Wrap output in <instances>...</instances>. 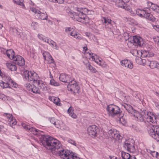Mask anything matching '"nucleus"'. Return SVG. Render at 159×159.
Listing matches in <instances>:
<instances>
[{
	"mask_svg": "<svg viewBox=\"0 0 159 159\" xmlns=\"http://www.w3.org/2000/svg\"><path fill=\"white\" fill-rule=\"evenodd\" d=\"M32 92L38 94H40V91L39 88L34 85H33Z\"/></svg>",
	"mask_w": 159,
	"mask_h": 159,
	"instance_id": "cd10ccee",
	"label": "nucleus"
},
{
	"mask_svg": "<svg viewBox=\"0 0 159 159\" xmlns=\"http://www.w3.org/2000/svg\"><path fill=\"white\" fill-rule=\"evenodd\" d=\"M136 14L139 16L140 17H142V15L141 12V11L140 9H138L137 10L135 11Z\"/></svg>",
	"mask_w": 159,
	"mask_h": 159,
	"instance_id": "4d7b16f0",
	"label": "nucleus"
},
{
	"mask_svg": "<svg viewBox=\"0 0 159 159\" xmlns=\"http://www.w3.org/2000/svg\"><path fill=\"white\" fill-rule=\"evenodd\" d=\"M134 143V140L129 139L128 140H126L124 143L123 147L128 152L134 153L135 151Z\"/></svg>",
	"mask_w": 159,
	"mask_h": 159,
	"instance_id": "39448f33",
	"label": "nucleus"
},
{
	"mask_svg": "<svg viewBox=\"0 0 159 159\" xmlns=\"http://www.w3.org/2000/svg\"><path fill=\"white\" fill-rule=\"evenodd\" d=\"M120 7L124 9H125V10H127L129 11H130V9H131V8L129 6H125L124 4H122V5L120 6Z\"/></svg>",
	"mask_w": 159,
	"mask_h": 159,
	"instance_id": "603ef678",
	"label": "nucleus"
},
{
	"mask_svg": "<svg viewBox=\"0 0 159 159\" xmlns=\"http://www.w3.org/2000/svg\"><path fill=\"white\" fill-rule=\"evenodd\" d=\"M148 51H143L142 52H141L142 53V57H148Z\"/></svg>",
	"mask_w": 159,
	"mask_h": 159,
	"instance_id": "864d4df0",
	"label": "nucleus"
},
{
	"mask_svg": "<svg viewBox=\"0 0 159 159\" xmlns=\"http://www.w3.org/2000/svg\"><path fill=\"white\" fill-rule=\"evenodd\" d=\"M56 120L54 117L52 118L50 120V122L52 124H53L54 125H55V123L54 122H56Z\"/></svg>",
	"mask_w": 159,
	"mask_h": 159,
	"instance_id": "e2e57ef3",
	"label": "nucleus"
},
{
	"mask_svg": "<svg viewBox=\"0 0 159 159\" xmlns=\"http://www.w3.org/2000/svg\"><path fill=\"white\" fill-rule=\"evenodd\" d=\"M48 59V63L51 64L52 63L54 64L55 63V61L51 56H50Z\"/></svg>",
	"mask_w": 159,
	"mask_h": 159,
	"instance_id": "de8ad7c7",
	"label": "nucleus"
},
{
	"mask_svg": "<svg viewBox=\"0 0 159 159\" xmlns=\"http://www.w3.org/2000/svg\"><path fill=\"white\" fill-rule=\"evenodd\" d=\"M13 60L15 61V64L20 66H23L25 64V61L24 58L20 55L15 56Z\"/></svg>",
	"mask_w": 159,
	"mask_h": 159,
	"instance_id": "9b49d317",
	"label": "nucleus"
},
{
	"mask_svg": "<svg viewBox=\"0 0 159 159\" xmlns=\"http://www.w3.org/2000/svg\"><path fill=\"white\" fill-rule=\"evenodd\" d=\"M83 62L86 66L87 67H88L89 66V65H90L89 63V60L87 59L85 60L84 61H83Z\"/></svg>",
	"mask_w": 159,
	"mask_h": 159,
	"instance_id": "680f3d73",
	"label": "nucleus"
},
{
	"mask_svg": "<svg viewBox=\"0 0 159 159\" xmlns=\"http://www.w3.org/2000/svg\"><path fill=\"white\" fill-rule=\"evenodd\" d=\"M42 144L48 149L52 151L59 149L61 146V144L59 141L50 136V138L43 141Z\"/></svg>",
	"mask_w": 159,
	"mask_h": 159,
	"instance_id": "f257e3e1",
	"label": "nucleus"
},
{
	"mask_svg": "<svg viewBox=\"0 0 159 159\" xmlns=\"http://www.w3.org/2000/svg\"><path fill=\"white\" fill-rule=\"evenodd\" d=\"M53 40L50 39H48L46 37L44 41L47 42L50 45H51V43Z\"/></svg>",
	"mask_w": 159,
	"mask_h": 159,
	"instance_id": "5fc2aeb1",
	"label": "nucleus"
},
{
	"mask_svg": "<svg viewBox=\"0 0 159 159\" xmlns=\"http://www.w3.org/2000/svg\"><path fill=\"white\" fill-rule=\"evenodd\" d=\"M68 14L70 17L72 19H74V13H73V12L72 11H69L68 12Z\"/></svg>",
	"mask_w": 159,
	"mask_h": 159,
	"instance_id": "052dcab7",
	"label": "nucleus"
},
{
	"mask_svg": "<svg viewBox=\"0 0 159 159\" xmlns=\"http://www.w3.org/2000/svg\"><path fill=\"white\" fill-rule=\"evenodd\" d=\"M127 22L128 24L133 26L138 25V23L135 20H127Z\"/></svg>",
	"mask_w": 159,
	"mask_h": 159,
	"instance_id": "c03bdc74",
	"label": "nucleus"
},
{
	"mask_svg": "<svg viewBox=\"0 0 159 159\" xmlns=\"http://www.w3.org/2000/svg\"><path fill=\"white\" fill-rule=\"evenodd\" d=\"M59 154L61 157H63L64 159H80L76 154L73 153L72 152H70V150H62L59 151Z\"/></svg>",
	"mask_w": 159,
	"mask_h": 159,
	"instance_id": "20e7f679",
	"label": "nucleus"
},
{
	"mask_svg": "<svg viewBox=\"0 0 159 159\" xmlns=\"http://www.w3.org/2000/svg\"><path fill=\"white\" fill-rule=\"evenodd\" d=\"M72 108L71 107H70L68 110V113H69V115H71L72 113H73V111L72 110Z\"/></svg>",
	"mask_w": 159,
	"mask_h": 159,
	"instance_id": "69168bd1",
	"label": "nucleus"
},
{
	"mask_svg": "<svg viewBox=\"0 0 159 159\" xmlns=\"http://www.w3.org/2000/svg\"><path fill=\"white\" fill-rule=\"evenodd\" d=\"M87 132L89 135L95 137L99 134V129L95 125H92L88 127Z\"/></svg>",
	"mask_w": 159,
	"mask_h": 159,
	"instance_id": "6e6552de",
	"label": "nucleus"
},
{
	"mask_svg": "<svg viewBox=\"0 0 159 159\" xmlns=\"http://www.w3.org/2000/svg\"><path fill=\"white\" fill-rule=\"evenodd\" d=\"M5 54H6L8 57L11 59L13 60L15 57L14 55V52L11 49L7 50Z\"/></svg>",
	"mask_w": 159,
	"mask_h": 159,
	"instance_id": "4be33fe9",
	"label": "nucleus"
},
{
	"mask_svg": "<svg viewBox=\"0 0 159 159\" xmlns=\"http://www.w3.org/2000/svg\"><path fill=\"white\" fill-rule=\"evenodd\" d=\"M112 22H113V20H104L102 23L104 25L106 26L107 25L108 27H110V26H111Z\"/></svg>",
	"mask_w": 159,
	"mask_h": 159,
	"instance_id": "2f4dec72",
	"label": "nucleus"
},
{
	"mask_svg": "<svg viewBox=\"0 0 159 159\" xmlns=\"http://www.w3.org/2000/svg\"><path fill=\"white\" fill-rule=\"evenodd\" d=\"M64 2V0H54V3H58L59 4H62Z\"/></svg>",
	"mask_w": 159,
	"mask_h": 159,
	"instance_id": "0e129e2a",
	"label": "nucleus"
},
{
	"mask_svg": "<svg viewBox=\"0 0 159 159\" xmlns=\"http://www.w3.org/2000/svg\"><path fill=\"white\" fill-rule=\"evenodd\" d=\"M142 39L141 38L136 36L131 37L129 39V42L137 47H141L142 45Z\"/></svg>",
	"mask_w": 159,
	"mask_h": 159,
	"instance_id": "1a4fd4ad",
	"label": "nucleus"
},
{
	"mask_svg": "<svg viewBox=\"0 0 159 159\" xmlns=\"http://www.w3.org/2000/svg\"><path fill=\"white\" fill-rule=\"evenodd\" d=\"M79 18L83 19L84 20H85V19H86L88 18V20H90L89 18L88 17V16H87V15L85 13H84V12H83V11L81 12V13H79Z\"/></svg>",
	"mask_w": 159,
	"mask_h": 159,
	"instance_id": "a878e982",
	"label": "nucleus"
},
{
	"mask_svg": "<svg viewBox=\"0 0 159 159\" xmlns=\"http://www.w3.org/2000/svg\"><path fill=\"white\" fill-rule=\"evenodd\" d=\"M121 156L122 159H129L131 156L130 154L124 152H122Z\"/></svg>",
	"mask_w": 159,
	"mask_h": 159,
	"instance_id": "393cba45",
	"label": "nucleus"
},
{
	"mask_svg": "<svg viewBox=\"0 0 159 159\" xmlns=\"http://www.w3.org/2000/svg\"><path fill=\"white\" fill-rule=\"evenodd\" d=\"M12 29L13 34L14 35H17L18 37L19 35H20V34L21 33V32H20V30H18L17 29L13 28H12Z\"/></svg>",
	"mask_w": 159,
	"mask_h": 159,
	"instance_id": "7c9ffc66",
	"label": "nucleus"
},
{
	"mask_svg": "<svg viewBox=\"0 0 159 159\" xmlns=\"http://www.w3.org/2000/svg\"><path fill=\"white\" fill-rule=\"evenodd\" d=\"M153 39L155 42L158 45H159V37H154L153 38Z\"/></svg>",
	"mask_w": 159,
	"mask_h": 159,
	"instance_id": "13d9d810",
	"label": "nucleus"
},
{
	"mask_svg": "<svg viewBox=\"0 0 159 159\" xmlns=\"http://www.w3.org/2000/svg\"><path fill=\"white\" fill-rule=\"evenodd\" d=\"M147 6H148V9L150 10L151 9L153 11L155 10L156 7H157V5L151 2L148 1L147 2Z\"/></svg>",
	"mask_w": 159,
	"mask_h": 159,
	"instance_id": "5701e85b",
	"label": "nucleus"
},
{
	"mask_svg": "<svg viewBox=\"0 0 159 159\" xmlns=\"http://www.w3.org/2000/svg\"><path fill=\"white\" fill-rule=\"evenodd\" d=\"M55 123V126L57 128L61 129L62 128V122L60 120H57L56 121V122Z\"/></svg>",
	"mask_w": 159,
	"mask_h": 159,
	"instance_id": "c756f323",
	"label": "nucleus"
},
{
	"mask_svg": "<svg viewBox=\"0 0 159 159\" xmlns=\"http://www.w3.org/2000/svg\"><path fill=\"white\" fill-rule=\"evenodd\" d=\"M148 8H144V9H141V13L142 15V17H144L148 20H154L156 18L148 12V10L147 9Z\"/></svg>",
	"mask_w": 159,
	"mask_h": 159,
	"instance_id": "9d476101",
	"label": "nucleus"
},
{
	"mask_svg": "<svg viewBox=\"0 0 159 159\" xmlns=\"http://www.w3.org/2000/svg\"><path fill=\"white\" fill-rule=\"evenodd\" d=\"M15 2L18 4L23 7V8L25 7L24 4L23 3V0H14Z\"/></svg>",
	"mask_w": 159,
	"mask_h": 159,
	"instance_id": "4c0bfd02",
	"label": "nucleus"
},
{
	"mask_svg": "<svg viewBox=\"0 0 159 159\" xmlns=\"http://www.w3.org/2000/svg\"><path fill=\"white\" fill-rule=\"evenodd\" d=\"M25 86L27 88V89L28 90L32 92L33 86H32L31 84L29 83H27L25 84Z\"/></svg>",
	"mask_w": 159,
	"mask_h": 159,
	"instance_id": "a19ab883",
	"label": "nucleus"
},
{
	"mask_svg": "<svg viewBox=\"0 0 159 159\" xmlns=\"http://www.w3.org/2000/svg\"><path fill=\"white\" fill-rule=\"evenodd\" d=\"M30 10L35 14H39L40 12L41 13L40 11L34 7H31Z\"/></svg>",
	"mask_w": 159,
	"mask_h": 159,
	"instance_id": "37998d69",
	"label": "nucleus"
},
{
	"mask_svg": "<svg viewBox=\"0 0 159 159\" xmlns=\"http://www.w3.org/2000/svg\"><path fill=\"white\" fill-rule=\"evenodd\" d=\"M31 26L32 28L35 30L38 27V23L36 22H33L31 23Z\"/></svg>",
	"mask_w": 159,
	"mask_h": 159,
	"instance_id": "49530a36",
	"label": "nucleus"
},
{
	"mask_svg": "<svg viewBox=\"0 0 159 159\" xmlns=\"http://www.w3.org/2000/svg\"><path fill=\"white\" fill-rule=\"evenodd\" d=\"M4 116L7 117L9 119V120H10V124L11 126L16 125L17 122L16 120L13 119L12 114L8 113H4Z\"/></svg>",
	"mask_w": 159,
	"mask_h": 159,
	"instance_id": "f3484780",
	"label": "nucleus"
},
{
	"mask_svg": "<svg viewBox=\"0 0 159 159\" xmlns=\"http://www.w3.org/2000/svg\"><path fill=\"white\" fill-rule=\"evenodd\" d=\"M24 75L26 80L29 81H33L34 84H36L39 80L38 75L34 71L26 70L24 72Z\"/></svg>",
	"mask_w": 159,
	"mask_h": 159,
	"instance_id": "7ed1b4c3",
	"label": "nucleus"
},
{
	"mask_svg": "<svg viewBox=\"0 0 159 159\" xmlns=\"http://www.w3.org/2000/svg\"><path fill=\"white\" fill-rule=\"evenodd\" d=\"M6 66L11 71H16L17 70V67L16 65L14 64L8 63H7Z\"/></svg>",
	"mask_w": 159,
	"mask_h": 159,
	"instance_id": "b1692460",
	"label": "nucleus"
},
{
	"mask_svg": "<svg viewBox=\"0 0 159 159\" xmlns=\"http://www.w3.org/2000/svg\"><path fill=\"white\" fill-rule=\"evenodd\" d=\"M22 127L25 129L28 130L29 131L32 132L34 135H37L39 130L31 127L25 123H22Z\"/></svg>",
	"mask_w": 159,
	"mask_h": 159,
	"instance_id": "f8f14e48",
	"label": "nucleus"
},
{
	"mask_svg": "<svg viewBox=\"0 0 159 159\" xmlns=\"http://www.w3.org/2000/svg\"><path fill=\"white\" fill-rule=\"evenodd\" d=\"M89 66L88 67L89 69L92 72L95 73L97 71L96 69L91 66V65H89Z\"/></svg>",
	"mask_w": 159,
	"mask_h": 159,
	"instance_id": "09e8293b",
	"label": "nucleus"
},
{
	"mask_svg": "<svg viewBox=\"0 0 159 159\" xmlns=\"http://www.w3.org/2000/svg\"><path fill=\"white\" fill-rule=\"evenodd\" d=\"M141 111H142V113L138 112L137 113V115H136V116L138 119L140 121H144V118H146V116L145 115H146V114L147 113V111L144 110H142V109L141 110Z\"/></svg>",
	"mask_w": 159,
	"mask_h": 159,
	"instance_id": "2eb2a0df",
	"label": "nucleus"
},
{
	"mask_svg": "<svg viewBox=\"0 0 159 159\" xmlns=\"http://www.w3.org/2000/svg\"><path fill=\"white\" fill-rule=\"evenodd\" d=\"M121 65L125 67H127L130 69L133 68V63L129 60L125 59L121 61Z\"/></svg>",
	"mask_w": 159,
	"mask_h": 159,
	"instance_id": "4468645a",
	"label": "nucleus"
},
{
	"mask_svg": "<svg viewBox=\"0 0 159 159\" xmlns=\"http://www.w3.org/2000/svg\"><path fill=\"white\" fill-rule=\"evenodd\" d=\"M51 46L53 47L54 49H58L59 48L58 46L57 45V44L54 41H52L51 43Z\"/></svg>",
	"mask_w": 159,
	"mask_h": 159,
	"instance_id": "a18cd8bd",
	"label": "nucleus"
},
{
	"mask_svg": "<svg viewBox=\"0 0 159 159\" xmlns=\"http://www.w3.org/2000/svg\"><path fill=\"white\" fill-rule=\"evenodd\" d=\"M124 107L126 111L130 113L133 114L134 113H137V111L134 109L133 107L131 105L127 104H125L124 105Z\"/></svg>",
	"mask_w": 159,
	"mask_h": 159,
	"instance_id": "6ab92c4d",
	"label": "nucleus"
},
{
	"mask_svg": "<svg viewBox=\"0 0 159 159\" xmlns=\"http://www.w3.org/2000/svg\"><path fill=\"white\" fill-rule=\"evenodd\" d=\"M118 120L123 125H125L127 123V120L125 118L122 112H121L118 116Z\"/></svg>",
	"mask_w": 159,
	"mask_h": 159,
	"instance_id": "aec40b11",
	"label": "nucleus"
},
{
	"mask_svg": "<svg viewBox=\"0 0 159 159\" xmlns=\"http://www.w3.org/2000/svg\"><path fill=\"white\" fill-rule=\"evenodd\" d=\"M68 83H69V84H68L67 86H70L73 85H75V84H76L77 83L76 81L73 80L71 81L70 80L69 81H68Z\"/></svg>",
	"mask_w": 159,
	"mask_h": 159,
	"instance_id": "8fccbe9b",
	"label": "nucleus"
},
{
	"mask_svg": "<svg viewBox=\"0 0 159 159\" xmlns=\"http://www.w3.org/2000/svg\"><path fill=\"white\" fill-rule=\"evenodd\" d=\"M39 18L41 20H47L48 16L47 14L44 13H40Z\"/></svg>",
	"mask_w": 159,
	"mask_h": 159,
	"instance_id": "c85d7f7f",
	"label": "nucleus"
},
{
	"mask_svg": "<svg viewBox=\"0 0 159 159\" xmlns=\"http://www.w3.org/2000/svg\"><path fill=\"white\" fill-rule=\"evenodd\" d=\"M50 84L51 85L55 86H58L59 85V83L55 81L53 79L50 80Z\"/></svg>",
	"mask_w": 159,
	"mask_h": 159,
	"instance_id": "79ce46f5",
	"label": "nucleus"
},
{
	"mask_svg": "<svg viewBox=\"0 0 159 159\" xmlns=\"http://www.w3.org/2000/svg\"><path fill=\"white\" fill-rule=\"evenodd\" d=\"M8 83H5L4 82V88H8L10 89H11V90H13V89H11V87L9 86V85L10 84V83H9V84H8Z\"/></svg>",
	"mask_w": 159,
	"mask_h": 159,
	"instance_id": "bf43d9fd",
	"label": "nucleus"
},
{
	"mask_svg": "<svg viewBox=\"0 0 159 159\" xmlns=\"http://www.w3.org/2000/svg\"><path fill=\"white\" fill-rule=\"evenodd\" d=\"M18 37L23 40H25L27 38L26 34L24 33H22L21 34L20 33Z\"/></svg>",
	"mask_w": 159,
	"mask_h": 159,
	"instance_id": "58836bf2",
	"label": "nucleus"
},
{
	"mask_svg": "<svg viewBox=\"0 0 159 159\" xmlns=\"http://www.w3.org/2000/svg\"><path fill=\"white\" fill-rule=\"evenodd\" d=\"M148 57H152L154 56V54L152 52L150 51H148Z\"/></svg>",
	"mask_w": 159,
	"mask_h": 159,
	"instance_id": "774afa93",
	"label": "nucleus"
},
{
	"mask_svg": "<svg viewBox=\"0 0 159 159\" xmlns=\"http://www.w3.org/2000/svg\"><path fill=\"white\" fill-rule=\"evenodd\" d=\"M109 137L112 139L120 141L122 137L119 134V132L115 129H111L108 132Z\"/></svg>",
	"mask_w": 159,
	"mask_h": 159,
	"instance_id": "0eeeda50",
	"label": "nucleus"
},
{
	"mask_svg": "<svg viewBox=\"0 0 159 159\" xmlns=\"http://www.w3.org/2000/svg\"><path fill=\"white\" fill-rule=\"evenodd\" d=\"M148 133L157 141H159V127L152 125L151 128L148 131Z\"/></svg>",
	"mask_w": 159,
	"mask_h": 159,
	"instance_id": "423d86ee",
	"label": "nucleus"
},
{
	"mask_svg": "<svg viewBox=\"0 0 159 159\" xmlns=\"http://www.w3.org/2000/svg\"><path fill=\"white\" fill-rule=\"evenodd\" d=\"M7 77L8 78V82H9L10 84L11 83V85H12L13 87L14 88H17L18 86V85L17 84L13 81L10 77Z\"/></svg>",
	"mask_w": 159,
	"mask_h": 159,
	"instance_id": "bb28decb",
	"label": "nucleus"
},
{
	"mask_svg": "<svg viewBox=\"0 0 159 159\" xmlns=\"http://www.w3.org/2000/svg\"><path fill=\"white\" fill-rule=\"evenodd\" d=\"M59 79L60 81L65 83L68 82V81L71 80L70 77L69 75L64 74H60Z\"/></svg>",
	"mask_w": 159,
	"mask_h": 159,
	"instance_id": "dca6fc26",
	"label": "nucleus"
},
{
	"mask_svg": "<svg viewBox=\"0 0 159 159\" xmlns=\"http://www.w3.org/2000/svg\"><path fill=\"white\" fill-rule=\"evenodd\" d=\"M130 0H119L120 2L122 3V4H125V3H127Z\"/></svg>",
	"mask_w": 159,
	"mask_h": 159,
	"instance_id": "338daca9",
	"label": "nucleus"
},
{
	"mask_svg": "<svg viewBox=\"0 0 159 159\" xmlns=\"http://www.w3.org/2000/svg\"><path fill=\"white\" fill-rule=\"evenodd\" d=\"M68 34L70 35L71 36H73L74 38L76 39H79V34L76 33L74 31H71V32L68 33Z\"/></svg>",
	"mask_w": 159,
	"mask_h": 159,
	"instance_id": "473e14b6",
	"label": "nucleus"
},
{
	"mask_svg": "<svg viewBox=\"0 0 159 159\" xmlns=\"http://www.w3.org/2000/svg\"><path fill=\"white\" fill-rule=\"evenodd\" d=\"M38 133L37 134L39 138H41V137L45 136V135H47V134H45L44 133L41 131L38 130Z\"/></svg>",
	"mask_w": 159,
	"mask_h": 159,
	"instance_id": "ea45409f",
	"label": "nucleus"
},
{
	"mask_svg": "<svg viewBox=\"0 0 159 159\" xmlns=\"http://www.w3.org/2000/svg\"><path fill=\"white\" fill-rule=\"evenodd\" d=\"M49 99L54 103L56 104L57 106H61V104L60 102V99L59 98L57 97H49Z\"/></svg>",
	"mask_w": 159,
	"mask_h": 159,
	"instance_id": "412c9836",
	"label": "nucleus"
},
{
	"mask_svg": "<svg viewBox=\"0 0 159 159\" xmlns=\"http://www.w3.org/2000/svg\"><path fill=\"white\" fill-rule=\"evenodd\" d=\"M38 37L39 39L42 40L43 41H44V39L46 38L44 37L43 35L40 34H38Z\"/></svg>",
	"mask_w": 159,
	"mask_h": 159,
	"instance_id": "6e6d98bb",
	"label": "nucleus"
},
{
	"mask_svg": "<svg viewBox=\"0 0 159 159\" xmlns=\"http://www.w3.org/2000/svg\"><path fill=\"white\" fill-rule=\"evenodd\" d=\"M68 142L74 145L75 146H77V144L75 141L71 139H69L68 140Z\"/></svg>",
	"mask_w": 159,
	"mask_h": 159,
	"instance_id": "3c124183",
	"label": "nucleus"
},
{
	"mask_svg": "<svg viewBox=\"0 0 159 159\" xmlns=\"http://www.w3.org/2000/svg\"><path fill=\"white\" fill-rule=\"evenodd\" d=\"M67 88L68 90L73 92V94L76 93H79L80 92V87L77 83L71 86H67Z\"/></svg>",
	"mask_w": 159,
	"mask_h": 159,
	"instance_id": "ddd939ff",
	"label": "nucleus"
},
{
	"mask_svg": "<svg viewBox=\"0 0 159 159\" xmlns=\"http://www.w3.org/2000/svg\"><path fill=\"white\" fill-rule=\"evenodd\" d=\"M146 118L149 121L154 123L153 117L149 115V113L147 111V115H145Z\"/></svg>",
	"mask_w": 159,
	"mask_h": 159,
	"instance_id": "f704fd0d",
	"label": "nucleus"
},
{
	"mask_svg": "<svg viewBox=\"0 0 159 159\" xmlns=\"http://www.w3.org/2000/svg\"><path fill=\"white\" fill-rule=\"evenodd\" d=\"M49 138H50V136L47 135H45V136L41 137V138H39L40 143L42 144L43 143V142L45 141V140L48 139Z\"/></svg>",
	"mask_w": 159,
	"mask_h": 159,
	"instance_id": "72a5a7b5",
	"label": "nucleus"
},
{
	"mask_svg": "<svg viewBox=\"0 0 159 159\" xmlns=\"http://www.w3.org/2000/svg\"><path fill=\"white\" fill-rule=\"evenodd\" d=\"M39 87V89H41L43 91H46L47 90V85L42 80H39L36 84Z\"/></svg>",
	"mask_w": 159,
	"mask_h": 159,
	"instance_id": "a211bd4d",
	"label": "nucleus"
},
{
	"mask_svg": "<svg viewBox=\"0 0 159 159\" xmlns=\"http://www.w3.org/2000/svg\"><path fill=\"white\" fill-rule=\"evenodd\" d=\"M106 110L108 116L112 117H114L116 116H118L122 112L118 107L113 104L107 105L106 107Z\"/></svg>",
	"mask_w": 159,
	"mask_h": 159,
	"instance_id": "f03ea898",
	"label": "nucleus"
},
{
	"mask_svg": "<svg viewBox=\"0 0 159 159\" xmlns=\"http://www.w3.org/2000/svg\"><path fill=\"white\" fill-rule=\"evenodd\" d=\"M138 60L139 61V63L140 64H146L147 61H148V63H149L150 61H148V59H143L141 58H139V57H138Z\"/></svg>",
	"mask_w": 159,
	"mask_h": 159,
	"instance_id": "e433bc0d",
	"label": "nucleus"
},
{
	"mask_svg": "<svg viewBox=\"0 0 159 159\" xmlns=\"http://www.w3.org/2000/svg\"><path fill=\"white\" fill-rule=\"evenodd\" d=\"M150 61V63L149 65L150 67L152 69L156 68V64L157 61Z\"/></svg>",
	"mask_w": 159,
	"mask_h": 159,
	"instance_id": "c9c22d12",
	"label": "nucleus"
}]
</instances>
